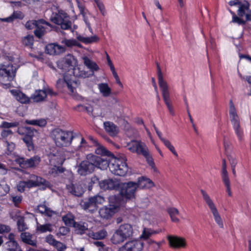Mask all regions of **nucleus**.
<instances>
[{
	"label": "nucleus",
	"mask_w": 251,
	"mask_h": 251,
	"mask_svg": "<svg viewBox=\"0 0 251 251\" xmlns=\"http://www.w3.org/2000/svg\"><path fill=\"white\" fill-rule=\"evenodd\" d=\"M107 160L101 157L92 154H88L86 159L81 161L77 166L78 174L82 176H86L92 173L96 167L101 170L107 168Z\"/></svg>",
	"instance_id": "nucleus-1"
},
{
	"label": "nucleus",
	"mask_w": 251,
	"mask_h": 251,
	"mask_svg": "<svg viewBox=\"0 0 251 251\" xmlns=\"http://www.w3.org/2000/svg\"><path fill=\"white\" fill-rule=\"evenodd\" d=\"M77 64V60L74 56L70 54L66 55L64 58H61L57 62V65L59 69L63 72H71L74 75L85 77L86 75L85 73L81 72L79 74L76 73L77 69L75 67Z\"/></svg>",
	"instance_id": "nucleus-2"
},
{
	"label": "nucleus",
	"mask_w": 251,
	"mask_h": 251,
	"mask_svg": "<svg viewBox=\"0 0 251 251\" xmlns=\"http://www.w3.org/2000/svg\"><path fill=\"white\" fill-rule=\"evenodd\" d=\"M157 69L158 84L162 92L163 100L168 109L170 113L172 115H174L175 112L170 100L169 86L167 81L163 78V74L161 72L160 67L158 64L157 65Z\"/></svg>",
	"instance_id": "nucleus-3"
},
{
	"label": "nucleus",
	"mask_w": 251,
	"mask_h": 251,
	"mask_svg": "<svg viewBox=\"0 0 251 251\" xmlns=\"http://www.w3.org/2000/svg\"><path fill=\"white\" fill-rule=\"evenodd\" d=\"M126 159L125 156L121 158H114L107 163L110 171L113 174L119 176H124L126 175L128 167L126 163Z\"/></svg>",
	"instance_id": "nucleus-4"
},
{
	"label": "nucleus",
	"mask_w": 251,
	"mask_h": 251,
	"mask_svg": "<svg viewBox=\"0 0 251 251\" xmlns=\"http://www.w3.org/2000/svg\"><path fill=\"white\" fill-rule=\"evenodd\" d=\"M51 137L55 145L59 147L69 146L73 138L71 132L64 131L59 128H56L52 130Z\"/></svg>",
	"instance_id": "nucleus-5"
},
{
	"label": "nucleus",
	"mask_w": 251,
	"mask_h": 251,
	"mask_svg": "<svg viewBox=\"0 0 251 251\" xmlns=\"http://www.w3.org/2000/svg\"><path fill=\"white\" fill-rule=\"evenodd\" d=\"M110 204L109 207L104 206L99 210V214L101 218L108 219L111 217L119 209L122 203L118 197L112 196L110 198Z\"/></svg>",
	"instance_id": "nucleus-6"
},
{
	"label": "nucleus",
	"mask_w": 251,
	"mask_h": 251,
	"mask_svg": "<svg viewBox=\"0 0 251 251\" xmlns=\"http://www.w3.org/2000/svg\"><path fill=\"white\" fill-rule=\"evenodd\" d=\"M201 193L204 201L213 215L215 222L220 228H223L224 227L223 221L214 201L205 191L201 189Z\"/></svg>",
	"instance_id": "nucleus-7"
},
{
	"label": "nucleus",
	"mask_w": 251,
	"mask_h": 251,
	"mask_svg": "<svg viewBox=\"0 0 251 251\" xmlns=\"http://www.w3.org/2000/svg\"><path fill=\"white\" fill-rule=\"evenodd\" d=\"M51 22L60 25L61 29L67 30L71 27L72 23L69 20V16L63 10L53 12L50 17Z\"/></svg>",
	"instance_id": "nucleus-8"
},
{
	"label": "nucleus",
	"mask_w": 251,
	"mask_h": 251,
	"mask_svg": "<svg viewBox=\"0 0 251 251\" xmlns=\"http://www.w3.org/2000/svg\"><path fill=\"white\" fill-rule=\"evenodd\" d=\"M104 201L103 197L96 195L81 201L80 205L84 210L93 213L97 210V205L102 204Z\"/></svg>",
	"instance_id": "nucleus-9"
},
{
	"label": "nucleus",
	"mask_w": 251,
	"mask_h": 251,
	"mask_svg": "<svg viewBox=\"0 0 251 251\" xmlns=\"http://www.w3.org/2000/svg\"><path fill=\"white\" fill-rule=\"evenodd\" d=\"M15 69L12 65H8L0 69V83L8 86L15 76Z\"/></svg>",
	"instance_id": "nucleus-10"
},
{
	"label": "nucleus",
	"mask_w": 251,
	"mask_h": 251,
	"mask_svg": "<svg viewBox=\"0 0 251 251\" xmlns=\"http://www.w3.org/2000/svg\"><path fill=\"white\" fill-rule=\"evenodd\" d=\"M137 189L136 182L121 183L119 188L120 194L123 198L131 199L134 198L135 193Z\"/></svg>",
	"instance_id": "nucleus-11"
},
{
	"label": "nucleus",
	"mask_w": 251,
	"mask_h": 251,
	"mask_svg": "<svg viewBox=\"0 0 251 251\" xmlns=\"http://www.w3.org/2000/svg\"><path fill=\"white\" fill-rule=\"evenodd\" d=\"M127 149L133 153L146 156L149 149L146 144L141 140H132L127 144Z\"/></svg>",
	"instance_id": "nucleus-12"
},
{
	"label": "nucleus",
	"mask_w": 251,
	"mask_h": 251,
	"mask_svg": "<svg viewBox=\"0 0 251 251\" xmlns=\"http://www.w3.org/2000/svg\"><path fill=\"white\" fill-rule=\"evenodd\" d=\"M66 85L70 91V94L75 96L76 93V88L77 86V83L75 81L72 79H68L67 76H64L63 79H59L57 81V86L61 88Z\"/></svg>",
	"instance_id": "nucleus-13"
},
{
	"label": "nucleus",
	"mask_w": 251,
	"mask_h": 251,
	"mask_svg": "<svg viewBox=\"0 0 251 251\" xmlns=\"http://www.w3.org/2000/svg\"><path fill=\"white\" fill-rule=\"evenodd\" d=\"M16 161L22 168H35L40 163L41 158L39 156L35 155L26 160L24 158H18Z\"/></svg>",
	"instance_id": "nucleus-14"
},
{
	"label": "nucleus",
	"mask_w": 251,
	"mask_h": 251,
	"mask_svg": "<svg viewBox=\"0 0 251 251\" xmlns=\"http://www.w3.org/2000/svg\"><path fill=\"white\" fill-rule=\"evenodd\" d=\"M167 239L168 241L169 245L173 249L185 248L187 246V242L184 238L177 236L168 235Z\"/></svg>",
	"instance_id": "nucleus-15"
},
{
	"label": "nucleus",
	"mask_w": 251,
	"mask_h": 251,
	"mask_svg": "<svg viewBox=\"0 0 251 251\" xmlns=\"http://www.w3.org/2000/svg\"><path fill=\"white\" fill-rule=\"evenodd\" d=\"M144 243L138 240H133L127 242L119 248V251H142Z\"/></svg>",
	"instance_id": "nucleus-16"
},
{
	"label": "nucleus",
	"mask_w": 251,
	"mask_h": 251,
	"mask_svg": "<svg viewBox=\"0 0 251 251\" xmlns=\"http://www.w3.org/2000/svg\"><path fill=\"white\" fill-rule=\"evenodd\" d=\"M29 185V187L32 188L41 185L44 186V189L46 188H50V183L47 181L44 178L37 176L35 175H30L29 176V179L27 180Z\"/></svg>",
	"instance_id": "nucleus-17"
},
{
	"label": "nucleus",
	"mask_w": 251,
	"mask_h": 251,
	"mask_svg": "<svg viewBox=\"0 0 251 251\" xmlns=\"http://www.w3.org/2000/svg\"><path fill=\"white\" fill-rule=\"evenodd\" d=\"M121 183L116 179H107L99 183L100 187L103 190L119 189Z\"/></svg>",
	"instance_id": "nucleus-18"
},
{
	"label": "nucleus",
	"mask_w": 251,
	"mask_h": 251,
	"mask_svg": "<svg viewBox=\"0 0 251 251\" xmlns=\"http://www.w3.org/2000/svg\"><path fill=\"white\" fill-rule=\"evenodd\" d=\"M237 14L240 17H245L246 21H251V10L249 9V4L247 1H243L240 5Z\"/></svg>",
	"instance_id": "nucleus-19"
},
{
	"label": "nucleus",
	"mask_w": 251,
	"mask_h": 251,
	"mask_svg": "<svg viewBox=\"0 0 251 251\" xmlns=\"http://www.w3.org/2000/svg\"><path fill=\"white\" fill-rule=\"evenodd\" d=\"M68 152L64 153L61 150L57 151L55 153H51L50 154V161L53 164L61 165L66 158V154Z\"/></svg>",
	"instance_id": "nucleus-20"
},
{
	"label": "nucleus",
	"mask_w": 251,
	"mask_h": 251,
	"mask_svg": "<svg viewBox=\"0 0 251 251\" xmlns=\"http://www.w3.org/2000/svg\"><path fill=\"white\" fill-rule=\"evenodd\" d=\"M66 48L57 44L51 43L47 45L46 51L50 55H56L65 52Z\"/></svg>",
	"instance_id": "nucleus-21"
},
{
	"label": "nucleus",
	"mask_w": 251,
	"mask_h": 251,
	"mask_svg": "<svg viewBox=\"0 0 251 251\" xmlns=\"http://www.w3.org/2000/svg\"><path fill=\"white\" fill-rule=\"evenodd\" d=\"M50 26V24L43 20H39L34 33L35 35L40 38L47 32V26Z\"/></svg>",
	"instance_id": "nucleus-22"
},
{
	"label": "nucleus",
	"mask_w": 251,
	"mask_h": 251,
	"mask_svg": "<svg viewBox=\"0 0 251 251\" xmlns=\"http://www.w3.org/2000/svg\"><path fill=\"white\" fill-rule=\"evenodd\" d=\"M229 117L232 126L240 124V118L238 115L235 106L231 100L229 102Z\"/></svg>",
	"instance_id": "nucleus-23"
},
{
	"label": "nucleus",
	"mask_w": 251,
	"mask_h": 251,
	"mask_svg": "<svg viewBox=\"0 0 251 251\" xmlns=\"http://www.w3.org/2000/svg\"><path fill=\"white\" fill-rule=\"evenodd\" d=\"M10 93L15 99L21 103L26 104L30 102V98H28L21 91L17 89L10 90Z\"/></svg>",
	"instance_id": "nucleus-24"
},
{
	"label": "nucleus",
	"mask_w": 251,
	"mask_h": 251,
	"mask_svg": "<svg viewBox=\"0 0 251 251\" xmlns=\"http://www.w3.org/2000/svg\"><path fill=\"white\" fill-rule=\"evenodd\" d=\"M69 192L72 195L80 197L84 192V188L82 184H71L67 186Z\"/></svg>",
	"instance_id": "nucleus-25"
},
{
	"label": "nucleus",
	"mask_w": 251,
	"mask_h": 251,
	"mask_svg": "<svg viewBox=\"0 0 251 251\" xmlns=\"http://www.w3.org/2000/svg\"><path fill=\"white\" fill-rule=\"evenodd\" d=\"M47 94L43 90H37L31 95L30 100L34 102L38 103L46 100Z\"/></svg>",
	"instance_id": "nucleus-26"
},
{
	"label": "nucleus",
	"mask_w": 251,
	"mask_h": 251,
	"mask_svg": "<svg viewBox=\"0 0 251 251\" xmlns=\"http://www.w3.org/2000/svg\"><path fill=\"white\" fill-rule=\"evenodd\" d=\"M138 188H150L154 186V183L150 178L146 176H141L138 178L136 182Z\"/></svg>",
	"instance_id": "nucleus-27"
},
{
	"label": "nucleus",
	"mask_w": 251,
	"mask_h": 251,
	"mask_svg": "<svg viewBox=\"0 0 251 251\" xmlns=\"http://www.w3.org/2000/svg\"><path fill=\"white\" fill-rule=\"evenodd\" d=\"M103 126L106 132L111 136H115L119 133L118 127L111 122H104Z\"/></svg>",
	"instance_id": "nucleus-28"
},
{
	"label": "nucleus",
	"mask_w": 251,
	"mask_h": 251,
	"mask_svg": "<svg viewBox=\"0 0 251 251\" xmlns=\"http://www.w3.org/2000/svg\"><path fill=\"white\" fill-rule=\"evenodd\" d=\"M37 209L39 213L49 217H51L57 214L56 211L52 210L49 207L45 202L39 204L37 206Z\"/></svg>",
	"instance_id": "nucleus-29"
},
{
	"label": "nucleus",
	"mask_w": 251,
	"mask_h": 251,
	"mask_svg": "<svg viewBox=\"0 0 251 251\" xmlns=\"http://www.w3.org/2000/svg\"><path fill=\"white\" fill-rule=\"evenodd\" d=\"M126 240L132 235L133 228L132 226L128 224L121 225L117 229Z\"/></svg>",
	"instance_id": "nucleus-30"
},
{
	"label": "nucleus",
	"mask_w": 251,
	"mask_h": 251,
	"mask_svg": "<svg viewBox=\"0 0 251 251\" xmlns=\"http://www.w3.org/2000/svg\"><path fill=\"white\" fill-rule=\"evenodd\" d=\"M160 140L164 143V145L172 152L176 157H178V154L176 151L175 147L170 141L162 137V133L158 131L156 132Z\"/></svg>",
	"instance_id": "nucleus-31"
},
{
	"label": "nucleus",
	"mask_w": 251,
	"mask_h": 251,
	"mask_svg": "<svg viewBox=\"0 0 251 251\" xmlns=\"http://www.w3.org/2000/svg\"><path fill=\"white\" fill-rule=\"evenodd\" d=\"M160 140L164 143V145L172 152L176 157H178V154L176 151L175 147L170 141L162 137V133L158 131L156 132Z\"/></svg>",
	"instance_id": "nucleus-32"
},
{
	"label": "nucleus",
	"mask_w": 251,
	"mask_h": 251,
	"mask_svg": "<svg viewBox=\"0 0 251 251\" xmlns=\"http://www.w3.org/2000/svg\"><path fill=\"white\" fill-rule=\"evenodd\" d=\"M76 1H77V6H78V7L79 8L80 13L82 15V16L83 17V20L85 22V24H86V25H87V27L88 28V29L90 30V31L92 33L93 30H92V28L91 27L90 23L89 22L88 19V18H87V17L86 16L87 12H86V11L85 10V7L83 5V4H82L79 1V0H76Z\"/></svg>",
	"instance_id": "nucleus-33"
},
{
	"label": "nucleus",
	"mask_w": 251,
	"mask_h": 251,
	"mask_svg": "<svg viewBox=\"0 0 251 251\" xmlns=\"http://www.w3.org/2000/svg\"><path fill=\"white\" fill-rule=\"evenodd\" d=\"M82 59L85 66H86L91 72L93 73L94 71L99 70V67L96 63L91 60L87 56H83Z\"/></svg>",
	"instance_id": "nucleus-34"
},
{
	"label": "nucleus",
	"mask_w": 251,
	"mask_h": 251,
	"mask_svg": "<svg viewBox=\"0 0 251 251\" xmlns=\"http://www.w3.org/2000/svg\"><path fill=\"white\" fill-rule=\"evenodd\" d=\"M100 92L104 97H108L111 94V89L106 83H101L98 85Z\"/></svg>",
	"instance_id": "nucleus-35"
},
{
	"label": "nucleus",
	"mask_w": 251,
	"mask_h": 251,
	"mask_svg": "<svg viewBox=\"0 0 251 251\" xmlns=\"http://www.w3.org/2000/svg\"><path fill=\"white\" fill-rule=\"evenodd\" d=\"M89 237L95 240H102L107 236V232L105 229H100L96 232L89 233Z\"/></svg>",
	"instance_id": "nucleus-36"
},
{
	"label": "nucleus",
	"mask_w": 251,
	"mask_h": 251,
	"mask_svg": "<svg viewBox=\"0 0 251 251\" xmlns=\"http://www.w3.org/2000/svg\"><path fill=\"white\" fill-rule=\"evenodd\" d=\"M73 227L75 228V232L78 234H83L88 230V225L83 222H75Z\"/></svg>",
	"instance_id": "nucleus-37"
},
{
	"label": "nucleus",
	"mask_w": 251,
	"mask_h": 251,
	"mask_svg": "<svg viewBox=\"0 0 251 251\" xmlns=\"http://www.w3.org/2000/svg\"><path fill=\"white\" fill-rule=\"evenodd\" d=\"M52 226L51 224L48 223L41 225L37 222L36 230L37 233H41L46 232H51L52 231Z\"/></svg>",
	"instance_id": "nucleus-38"
},
{
	"label": "nucleus",
	"mask_w": 251,
	"mask_h": 251,
	"mask_svg": "<svg viewBox=\"0 0 251 251\" xmlns=\"http://www.w3.org/2000/svg\"><path fill=\"white\" fill-rule=\"evenodd\" d=\"M22 240L25 243L31 245L32 246H36V241L32 239V235L28 232H23L21 234Z\"/></svg>",
	"instance_id": "nucleus-39"
},
{
	"label": "nucleus",
	"mask_w": 251,
	"mask_h": 251,
	"mask_svg": "<svg viewBox=\"0 0 251 251\" xmlns=\"http://www.w3.org/2000/svg\"><path fill=\"white\" fill-rule=\"evenodd\" d=\"M126 239L118 229L114 232L111 238V241L114 244H119L123 243Z\"/></svg>",
	"instance_id": "nucleus-40"
},
{
	"label": "nucleus",
	"mask_w": 251,
	"mask_h": 251,
	"mask_svg": "<svg viewBox=\"0 0 251 251\" xmlns=\"http://www.w3.org/2000/svg\"><path fill=\"white\" fill-rule=\"evenodd\" d=\"M77 39L85 44H90L94 42H97L99 38L97 35H93L91 37H84L80 35H78L76 36Z\"/></svg>",
	"instance_id": "nucleus-41"
},
{
	"label": "nucleus",
	"mask_w": 251,
	"mask_h": 251,
	"mask_svg": "<svg viewBox=\"0 0 251 251\" xmlns=\"http://www.w3.org/2000/svg\"><path fill=\"white\" fill-rule=\"evenodd\" d=\"M5 251H22L16 241H7L4 246Z\"/></svg>",
	"instance_id": "nucleus-42"
},
{
	"label": "nucleus",
	"mask_w": 251,
	"mask_h": 251,
	"mask_svg": "<svg viewBox=\"0 0 251 251\" xmlns=\"http://www.w3.org/2000/svg\"><path fill=\"white\" fill-rule=\"evenodd\" d=\"M167 211L173 222H179V219L177 217L179 215V212L177 209L175 207H170L168 209Z\"/></svg>",
	"instance_id": "nucleus-43"
},
{
	"label": "nucleus",
	"mask_w": 251,
	"mask_h": 251,
	"mask_svg": "<svg viewBox=\"0 0 251 251\" xmlns=\"http://www.w3.org/2000/svg\"><path fill=\"white\" fill-rule=\"evenodd\" d=\"M61 43L68 48H72L73 47H81V44L77 41L74 39H68L67 38H63L61 41Z\"/></svg>",
	"instance_id": "nucleus-44"
},
{
	"label": "nucleus",
	"mask_w": 251,
	"mask_h": 251,
	"mask_svg": "<svg viewBox=\"0 0 251 251\" xmlns=\"http://www.w3.org/2000/svg\"><path fill=\"white\" fill-rule=\"evenodd\" d=\"M65 169L61 166H56L55 164L50 168L49 174L54 177L57 176L59 174L64 173Z\"/></svg>",
	"instance_id": "nucleus-45"
},
{
	"label": "nucleus",
	"mask_w": 251,
	"mask_h": 251,
	"mask_svg": "<svg viewBox=\"0 0 251 251\" xmlns=\"http://www.w3.org/2000/svg\"><path fill=\"white\" fill-rule=\"evenodd\" d=\"M157 233V232L156 231L152 230L151 228H144L140 238L144 240H147L151 236L156 234Z\"/></svg>",
	"instance_id": "nucleus-46"
},
{
	"label": "nucleus",
	"mask_w": 251,
	"mask_h": 251,
	"mask_svg": "<svg viewBox=\"0 0 251 251\" xmlns=\"http://www.w3.org/2000/svg\"><path fill=\"white\" fill-rule=\"evenodd\" d=\"M62 220L64 222L65 224L68 226H74L75 222V217L74 216L69 213L67 214L66 215L63 216Z\"/></svg>",
	"instance_id": "nucleus-47"
},
{
	"label": "nucleus",
	"mask_w": 251,
	"mask_h": 251,
	"mask_svg": "<svg viewBox=\"0 0 251 251\" xmlns=\"http://www.w3.org/2000/svg\"><path fill=\"white\" fill-rule=\"evenodd\" d=\"M97 145V148L95 149V152L97 154L100 155H108L109 152L103 146L100 145L96 141H95Z\"/></svg>",
	"instance_id": "nucleus-48"
},
{
	"label": "nucleus",
	"mask_w": 251,
	"mask_h": 251,
	"mask_svg": "<svg viewBox=\"0 0 251 251\" xmlns=\"http://www.w3.org/2000/svg\"><path fill=\"white\" fill-rule=\"evenodd\" d=\"M25 123L30 125H36L39 126H45L47 124L46 120L44 119L38 120H26Z\"/></svg>",
	"instance_id": "nucleus-49"
},
{
	"label": "nucleus",
	"mask_w": 251,
	"mask_h": 251,
	"mask_svg": "<svg viewBox=\"0 0 251 251\" xmlns=\"http://www.w3.org/2000/svg\"><path fill=\"white\" fill-rule=\"evenodd\" d=\"M232 126L239 140H242L244 137V132L240 124Z\"/></svg>",
	"instance_id": "nucleus-50"
},
{
	"label": "nucleus",
	"mask_w": 251,
	"mask_h": 251,
	"mask_svg": "<svg viewBox=\"0 0 251 251\" xmlns=\"http://www.w3.org/2000/svg\"><path fill=\"white\" fill-rule=\"evenodd\" d=\"M94 1L101 14L105 16L106 15L107 11L102 0H94Z\"/></svg>",
	"instance_id": "nucleus-51"
},
{
	"label": "nucleus",
	"mask_w": 251,
	"mask_h": 251,
	"mask_svg": "<svg viewBox=\"0 0 251 251\" xmlns=\"http://www.w3.org/2000/svg\"><path fill=\"white\" fill-rule=\"evenodd\" d=\"M17 189L20 192H23L25 188H31L29 187V185L26 181H21L17 185Z\"/></svg>",
	"instance_id": "nucleus-52"
},
{
	"label": "nucleus",
	"mask_w": 251,
	"mask_h": 251,
	"mask_svg": "<svg viewBox=\"0 0 251 251\" xmlns=\"http://www.w3.org/2000/svg\"><path fill=\"white\" fill-rule=\"evenodd\" d=\"M148 244L149 248L152 249V251H158L161 245V243L156 242L153 240H149Z\"/></svg>",
	"instance_id": "nucleus-53"
},
{
	"label": "nucleus",
	"mask_w": 251,
	"mask_h": 251,
	"mask_svg": "<svg viewBox=\"0 0 251 251\" xmlns=\"http://www.w3.org/2000/svg\"><path fill=\"white\" fill-rule=\"evenodd\" d=\"M148 162V164L150 165V166L151 167V168L153 169V171L154 172H157V170L156 168L155 167V164L153 162V158L151 156V155L150 154L149 150L147 151V154L146 156H144Z\"/></svg>",
	"instance_id": "nucleus-54"
},
{
	"label": "nucleus",
	"mask_w": 251,
	"mask_h": 251,
	"mask_svg": "<svg viewBox=\"0 0 251 251\" xmlns=\"http://www.w3.org/2000/svg\"><path fill=\"white\" fill-rule=\"evenodd\" d=\"M23 141L26 144L29 151L33 150L34 146L32 143V137L31 136H25L23 138Z\"/></svg>",
	"instance_id": "nucleus-55"
},
{
	"label": "nucleus",
	"mask_w": 251,
	"mask_h": 251,
	"mask_svg": "<svg viewBox=\"0 0 251 251\" xmlns=\"http://www.w3.org/2000/svg\"><path fill=\"white\" fill-rule=\"evenodd\" d=\"M232 15V22L234 23H237L238 25H244L245 24V21L243 20L242 18L243 17H240L238 16V17L235 14V13L230 11Z\"/></svg>",
	"instance_id": "nucleus-56"
},
{
	"label": "nucleus",
	"mask_w": 251,
	"mask_h": 251,
	"mask_svg": "<svg viewBox=\"0 0 251 251\" xmlns=\"http://www.w3.org/2000/svg\"><path fill=\"white\" fill-rule=\"evenodd\" d=\"M225 187H226V191L229 197L232 196V192L230 188V182L229 178L222 179Z\"/></svg>",
	"instance_id": "nucleus-57"
},
{
	"label": "nucleus",
	"mask_w": 251,
	"mask_h": 251,
	"mask_svg": "<svg viewBox=\"0 0 251 251\" xmlns=\"http://www.w3.org/2000/svg\"><path fill=\"white\" fill-rule=\"evenodd\" d=\"M221 176L222 179L229 178L226 170V165L225 159L223 160Z\"/></svg>",
	"instance_id": "nucleus-58"
},
{
	"label": "nucleus",
	"mask_w": 251,
	"mask_h": 251,
	"mask_svg": "<svg viewBox=\"0 0 251 251\" xmlns=\"http://www.w3.org/2000/svg\"><path fill=\"white\" fill-rule=\"evenodd\" d=\"M33 37L31 35H27L23 39V43L26 46L32 45L33 43Z\"/></svg>",
	"instance_id": "nucleus-59"
},
{
	"label": "nucleus",
	"mask_w": 251,
	"mask_h": 251,
	"mask_svg": "<svg viewBox=\"0 0 251 251\" xmlns=\"http://www.w3.org/2000/svg\"><path fill=\"white\" fill-rule=\"evenodd\" d=\"M17 226L19 230L20 231H23L27 229V226L23 219H20L18 221Z\"/></svg>",
	"instance_id": "nucleus-60"
},
{
	"label": "nucleus",
	"mask_w": 251,
	"mask_h": 251,
	"mask_svg": "<svg viewBox=\"0 0 251 251\" xmlns=\"http://www.w3.org/2000/svg\"><path fill=\"white\" fill-rule=\"evenodd\" d=\"M70 231L69 228L65 226L60 227L56 233L57 236H60L67 235Z\"/></svg>",
	"instance_id": "nucleus-61"
},
{
	"label": "nucleus",
	"mask_w": 251,
	"mask_h": 251,
	"mask_svg": "<svg viewBox=\"0 0 251 251\" xmlns=\"http://www.w3.org/2000/svg\"><path fill=\"white\" fill-rule=\"evenodd\" d=\"M38 22L39 20L29 21L26 23L25 26L27 29H31L36 27Z\"/></svg>",
	"instance_id": "nucleus-62"
},
{
	"label": "nucleus",
	"mask_w": 251,
	"mask_h": 251,
	"mask_svg": "<svg viewBox=\"0 0 251 251\" xmlns=\"http://www.w3.org/2000/svg\"><path fill=\"white\" fill-rule=\"evenodd\" d=\"M45 240L48 243H49L50 245H52L53 246H54V245L58 241L56 240L53 237V236L51 234H49L48 236H47Z\"/></svg>",
	"instance_id": "nucleus-63"
},
{
	"label": "nucleus",
	"mask_w": 251,
	"mask_h": 251,
	"mask_svg": "<svg viewBox=\"0 0 251 251\" xmlns=\"http://www.w3.org/2000/svg\"><path fill=\"white\" fill-rule=\"evenodd\" d=\"M11 200L14 203L15 206H17L20 203L22 200V197L21 196H11Z\"/></svg>",
	"instance_id": "nucleus-64"
}]
</instances>
